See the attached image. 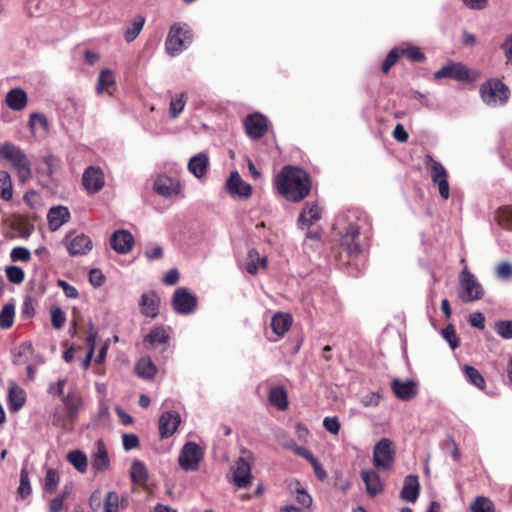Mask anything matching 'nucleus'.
Instances as JSON below:
<instances>
[{
	"label": "nucleus",
	"mask_w": 512,
	"mask_h": 512,
	"mask_svg": "<svg viewBox=\"0 0 512 512\" xmlns=\"http://www.w3.org/2000/svg\"><path fill=\"white\" fill-rule=\"evenodd\" d=\"M278 192L289 201L299 202L310 192L309 175L302 169L285 166L275 179Z\"/></svg>",
	"instance_id": "f257e3e1"
},
{
	"label": "nucleus",
	"mask_w": 512,
	"mask_h": 512,
	"mask_svg": "<svg viewBox=\"0 0 512 512\" xmlns=\"http://www.w3.org/2000/svg\"><path fill=\"white\" fill-rule=\"evenodd\" d=\"M63 408H56L52 415V424L59 428L70 430L78 417L82 406L79 394L70 392L62 397Z\"/></svg>",
	"instance_id": "f03ea898"
},
{
	"label": "nucleus",
	"mask_w": 512,
	"mask_h": 512,
	"mask_svg": "<svg viewBox=\"0 0 512 512\" xmlns=\"http://www.w3.org/2000/svg\"><path fill=\"white\" fill-rule=\"evenodd\" d=\"M482 101L489 107L504 106L510 98L509 87L499 78H491L480 85Z\"/></svg>",
	"instance_id": "7ed1b4c3"
},
{
	"label": "nucleus",
	"mask_w": 512,
	"mask_h": 512,
	"mask_svg": "<svg viewBox=\"0 0 512 512\" xmlns=\"http://www.w3.org/2000/svg\"><path fill=\"white\" fill-rule=\"evenodd\" d=\"M193 35L185 23H174L168 32L165 49L168 55L177 56L186 50L192 43Z\"/></svg>",
	"instance_id": "20e7f679"
},
{
	"label": "nucleus",
	"mask_w": 512,
	"mask_h": 512,
	"mask_svg": "<svg viewBox=\"0 0 512 512\" xmlns=\"http://www.w3.org/2000/svg\"><path fill=\"white\" fill-rule=\"evenodd\" d=\"M425 164L429 169L432 183L438 187L439 195L444 200L448 199L450 196V187L446 168L442 163L434 159L432 155L426 156Z\"/></svg>",
	"instance_id": "39448f33"
},
{
	"label": "nucleus",
	"mask_w": 512,
	"mask_h": 512,
	"mask_svg": "<svg viewBox=\"0 0 512 512\" xmlns=\"http://www.w3.org/2000/svg\"><path fill=\"white\" fill-rule=\"evenodd\" d=\"M171 306L179 315H191L197 309L198 298L187 287H179L173 293Z\"/></svg>",
	"instance_id": "423d86ee"
},
{
	"label": "nucleus",
	"mask_w": 512,
	"mask_h": 512,
	"mask_svg": "<svg viewBox=\"0 0 512 512\" xmlns=\"http://www.w3.org/2000/svg\"><path fill=\"white\" fill-rule=\"evenodd\" d=\"M395 462V450L393 443L388 438L380 439L373 449V464L376 468L387 471Z\"/></svg>",
	"instance_id": "0eeeda50"
},
{
	"label": "nucleus",
	"mask_w": 512,
	"mask_h": 512,
	"mask_svg": "<svg viewBox=\"0 0 512 512\" xmlns=\"http://www.w3.org/2000/svg\"><path fill=\"white\" fill-rule=\"evenodd\" d=\"M367 235L362 236L361 227L357 223H350L340 237L341 246L349 253L350 256H358L363 250V239H367Z\"/></svg>",
	"instance_id": "6e6552de"
},
{
	"label": "nucleus",
	"mask_w": 512,
	"mask_h": 512,
	"mask_svg": "<svg viewBox=\"0 0 512 512\" xmlns=\"http://www.w3.org/2000/svg\"><path fill=\"white\" fill-rule=\"evenodd\" d=\"M204 458V452L201 447L195 442H187L182 447L178 462L179 466L187 472L197 471L200 462Z\"/></svg>",
	"instance_id": "1a4fd4ad"
},
{
	"label": "nucleus",
	"mask_w": 512,
	"mask_h": 512,
	"mask_svg": "<svg viewBox=\"0 0 512 512\" xmlns=\"http://www.w3.org/2000/svg\"><path fill=\"white\" fill-rule=\"evenodd\" d=\"M0 158L9 160L17 169L19 177L25 180L30 175L29 162L25 154L15 145L5 143L0 147Z\"/></svg>",
	"instance_id": "9d476101"
},
{
	"label": "nucleus",
	"mask_w": 512,
	"mask_h": 512,
	"mask_svg": "<svg viewBox=\"0 0 512 512\" xmlns=\"http://www.w3.org/2000/svg\"><path fill=\"white\" fill-rule=\"evenodd\" d=\"M484 295L482 285L477 281L475 276L465 268L462 272L460 280L459 297L465 303L481 299Z\"/></svg>",
	"instance_id": "9b49d317"
},
{
	"label": "nucleus",
	"mask_w": 512,
	"mask_h": 512,
	"mask_svg": "<svg viewBox=\"0 0 512 512\" xmlns=\"http://www.w3.org/2000/svg\"><path fill=\"white\" fill-rule=\"evenodd\" d=\"M233 483L238 488H247L252 482L251 463L239 457L232 467Z\"/></svg>",
	"instance_id": "f8f14e48"
},
{
	"label": "nucleus",
	"mask_w": 512,
	"mask_h": 512,
	"mask_svg": "<svg viewBox=\"0 0 512 512\" xmlns=\"http://www.w3.org/2000/svg\"><path fill=\"white\" fill-rule=\"evenodd\" d=\"M267 123L268 120L264 115L260 113L250 114L244 120L245 131L250 138L260 139L267 132Z\"/></svg>",
	"instance_id": "ddd939ff"
},
{
	"label": "nucleus",
	"mask_w": 512,
	"mask_h": 512,
	"mask_svg": "<svg viewBox=\"0 0 512 512\" xmlns=\"http://www.w3.org/2000/svg\"><path fill=\"white\" fill-rule=\"evenodd\" d=\"M170 342L168 328L165 326H157L150 330L144 337L143 344L147 349H156L162 346V350H166Z\"/></svg>",
	"instance_id": "4468645a"
},
{
	"label": "nucleus",
	"mask_w": 512,
	"mask_h": 512,
	"mask_svg": "<svg viewBox=\"0 0 512 512\" xmlns=\"http://www.w3.org/2000/svg\"><path fill=\"white\" fill-rule=\"evenodd\" d=\"M104 174L99 167L89 166L82 175V184L89 193H97L104 186Z\"/></svg>",
	"instance_id": "2eb2a0df"
},
{
	"label": "nucleus",
	"mask_w": 512,
	"mask_h": 512,
	"mask_svg": "<svg viewBox=\"0 0 512 512\" xmlns=\"http://www.w3.org/2000/svg\"><path fill=\"white\" fill-rule=\"evenodd\" d=\"M65 246L71 256L86 255L92 250V240L85 234H77L71 239L65 238Z\"/></svg>",
	"instance_id": "dca6fc26"
},
{
	"label": "nucleus",
	"mask_w": 512,
	"mask_h": 512,
	"mask_svg": "<svg viewBox=\"0 0 512 512\" xmlns=\"http://www.w3.org/2000/svg\"><path fill=\"white\" fill-rule=\"evenodd\" d=\"M153 190L160 196L171 198L179 193L180 184L172 177L159 175L153 183Z\"/></svg>",
	"instance_id": "f3484780"
},
{
	"label": "nucleus",
	"mask_w": 512,
	"mask_h": 512,
	"mask_svg": "<svg viewBox=\"0 0 512 512\" xmlns=\"http://www.w3.org/2000/svg\"><path fill=\"white\" fill-rule=\"evenodd\" d=\"M435 79L450 78L457 81H466L469 79V70L462 63H452L444 65L434 73Z\"/></svg>",
	"instance_id": "a211bd4d"
},
{
	"label": "nucleus",
	"mask_w": 512,
	"mask_h": 512,
	"mask_svg": "<svg viewBox=\"0 0 512 512\" xmlns=\"http://www.w3.org/2000/svg\"><path fill=\"white\" fill-rule=\"evenodd\" d=\"M110 245L117 253L126 254L133 248L134 237L128 230H116L110 237Z\"/></svg>",
	"instance_id": "6ab92c4d"
},
{
	"label": "nucleus",
	"mask_w": 512,
	"mask_h": 512,
	"mask_svg": "<svg viewBox=\"0 0 512 512\" xmlns=\"http://www.w3.org/2000/svg\"><path fill=\"white\" fill-rule=\"evenodd\" d=\"M181 422L180 414L176 411H166L159 418V433L161 438L172 436Z\"/></svg>",
	"instance_id": "aec40b11"
},
{
	"label": "nucleus",
	"mask_w": 512,
	"mask_h": 512,
	"mask_svg": "<svg viewBox=\"0 0 512 512\" xmlns=\"http://www.w3.org/2000/svg\"><path fill=\"white\" fill-rule=\"evenodd\" d=\"M139 306L140 311L144 316L149 318H156L159 314L160 298L158 294L153 290L144 292L141 295Z\"/></svg>",
	"instance_id": "412c9836"
},
{
	"label": "nucleus",
	"mask_w": 512,
	"mask_h": 512,
	"mask_svg": "<svg viewBox=\"0 0 512 512\" xmlns=\"http://www.w3.org/2000/svg\"><path fill=\"white\" fill-rule=\"evenodd\" d=\"M391 389L395 396L402 401H409L418 394V388L413 380L402 381L395 378L391 381Z\"/></svg>",
	"instance_id": "4be33fe9"
},
{
	"label": "nucleus",
	"mask_w": 512,
	"mask_h": 512,
	"mask_svg": "<svg viewBox=\"0 0 512 512\" xmlns=\"http://www.w3.org/2000/svg\"><path fill=\"white\" fill-rule=\"evenodd\" d=\"M226 186L230 194L240 198H248L252 193L251 185L243 181L236 170L230 173Z\"/></svg>",
	"instance_id": "5701e85b"
},
{
	"label": "nucleus",
	"mask_w": 512,
	"mask_h": 512,
	"mask_svg": "<svg viewBox=\"0 0 512 512\" xmlns=\"http://www.w3.org/2000/svg\"><path fill=\"white\" fill-rule=\"evenodd\" d=\"M321 218V209L317 203L307 202L299 214L297 225L300 229L308 228Z\"/></svg>",
	"instance_id": "b1692460"
},
{
	"label": "nucleus",
	"mask_w": 512,
	"mask_h": 512,
	"mask_svg": "<svg viewBox=\"0 0 512 512\" xmlns=\"http://www.w3.org/2000/svg\"><path fill=\"white\" fill-rule=\"evenodd\" d=\"M361 478L365 483L366 492L368 495L374 497L383 491V482L376 471L372 469L362 470Z\"/></svg>",
	"instance_id": "393cba45"
},
{
	"label": "nucleus",
	"mask_w": 512,
	"mask_h": 512,
	"mask_svg": "<svg viewBox=\"0 0 512 512\" xmlns=\"http://www.w3.org/2000/svg\"><path fill=\"white\" fill-rule=\"evenodd\" d=\"M70 219V212L67 207L58 205L51 207L47 213V220L52 231L58 230Z\"/></svg>",
	"instance_id": "a878e982"
},
{
	"label": "nucleus",
	"mask_w": 512,
	"mask_h": 512,
	"mask_svg": "<svg viewBox=\"0 0 512 512\" xmlns=\"http://www.w3.org/2000/svg\"><path fill=\"white\" fill-rule=\"evenodd\" d=\"M419 490L420 484L418 476L414 474L407 475L404 479L400 497L407 502L414 503L418 499Z\"/></svg>",
	"instance_id": "bb28decb"
},
{
	"label": "nucleus",
	"mask_w": 512,
	"mask_h": 512,
	"mask_svg": "<svg viewBox=\"0 0 512 512\" xmlns=\"http://www.w3.org/2000/svg\"><path fill=\"white\" fill-rule=\"evenodd\" d=\"M91 465L96 472H103L107 470L110 465L107 449L101 439L96 442V450L92 455Z\"/></svg>",
	"instance_id": "cd10ccee"
},
{
	"label": "nucleus",
	"mask_w": 512,
	"mask_h": 512,
	"mask_svg": "<svg viewBox=\"0 0 512 512\" xmlns=\"http://www.w3.org/2000/svg\"><path fill=\"white\" fill-rule=\"evenodd\" d=\"M29 459L26 458L23 463V467L20 472L19 486L16 490V502L24 501L32 492L30 484V474L28 470Z\"/></svg>",
	"instance_id": "c85d7f7f"
},
{
	"label": "nucleus",
	"mask_w": 512,
	"mask_h": 512,
	"mask_svg": "<svg viewBox=\"0 0 512 512\" xmlns=\"http://www.w3.org/2000/svg\"><path fill=\"white\" fill-rule=\"evenodd\" d=\"M7 402L11 412L19 411L26 402V392L17 384L11 383L8 390Z\"/></svg>",
	"instance_id": "c756f323"
},
{
	"label": "nucleus",
	"mask_w": 512,
	"mask_h": 512,
	"mask_svg": "<svg viewBox=\"0 0 512 512\" xmlns=\"http://www.w3.org/2000/svg\"><path fill=\"white\" fill-rule=\"evenodd\" d=\"M209 167V157L206 153L201 152L192 156L188 162V170L196 178H202Z\"/></svg>",
	"instance_id": "7c9ffc66"
},
{
	"label": "nucleus",
	"mask_w": 512,
	"mask_h": 512,
	"mask_svg": "<svg viewBox=\"0 0 512 512\" xmlns=\"http://www.w3.org/2000/svg\"><path fill=\"white\" fill-rule=\"evenodd\" d=\"M137 375L145 380H151L157 373V367L149 357L139 359L135 365Z\"/></svg>",
	"instance_id": "2f4dec72"
},
{
	"label": "nucleus",
	"mask_w": 512,
	"mask_h": 512,
	"mask_svg": "<svg viewBox=\"0 0 512 512\" xmlns=\"http://www.w3.org/2000/svg\"><path fill=\"white\" fill-rule=\"evenodd\" d=\"M268 399L270 404L279 410H285L288 407L287 391L283 386L272 387Z\"/></svg>",
	"instance_id": "473e14b6"
},
{
	"label": "nucleus",
	"mask_w": 512,
	"mask_h": 512,
	"mask_svg": "<svg viewBox=\"0 0 512 512\" xmlns=\"http://www.w3.org/2000/svg\"><path fill=\"white\" fill-rule=\"evenodd\" d=\"M291 324V316L285 313H276L271 320V328L278 336L284 335L291 327Z\"/></svg>",
	"instance_id": "72a5a7b5"
},
{
	"label": "nucleus",
	"mask_w": 512,
	"mask_h": 512,
	"mask_svg": "<svg viewBox=\"0 0 512 512\" xmlns=\"http://www.w3.org/2000/svg\"><path fill=\"white\" fill-rule=\"evenodd\" d=\"M26 102L27 95L20 88L12 89L6 95L7 105L15 111H20L21 109H23L26 105Z\"/></svg>",
	"instance_id": "f704fd0d"
},
{
	"label": "nucleus",
	"mask_w": 512,
	"mask_h": 512,
	"mask_svg": "<svg viewBox=\"0 0 512 512\" xmlns=\"http://www.w3.org/2000/svg\"><path fill=\"white\" fill-rule=\"evenodd\" d=\"M128 505L127 497L120 499L119 495L114 491H109L104 499V512H118L120 507Z\"/></svg>",
	"instance_id": "c9c22d12"
},
{
	"label": "nucleus",
	"mask_w": 512,
	"mask_h": 512,
	"mask_svg": "<svg viewBox=\"0 0 512 512\" xmlns=\"http://www.w3.org/2000/svg\"><path fill=\"white\" fill-rule=\"evenodd\" d=\"M50 126V121L46 115L34 112V137L38 133L39 138H46L50 133Z\"/></svg>",
	"instance_id": "e433bc0d"
},
{
	"label": "nucleus",
	"mask_w": 512,
	"mask_h": 512,
	"mask_svg": "<svg viewBox=\"0 0 512 512\" xmlns=\"http://www.w3.org/2000/svg\"><path fill=\"white\" fill-rule=\"evenodd\" d=\"M266 262V257L260 258L259 253L256 249H250L248 251V262L246 264V271L251 275H255L258 273L260 267L266 266Z\"/></svg>",
	"instance_id": "4c0bfd02"
},
{
	"label": "nucleus",
	"mask_w": 512,
	"mask_h": 512,
	"mask_svg": "<svg viewBox=\"0 0 512 512\" xmlns=\"http://www.w3.org/2000/svg\"><path fill=\"white\" fill-rule=\"evenodd\" d=\"M67 459L78 472L84 473L87 470V465H88L87 456L81 450L70 451L67 454Z\"/></svg>",
	"instance_id": "58836bf2"
},
{
	"label": "nucleus",
	"mask_w": 512,
	"mask_h": 512,
	"mask_svg": "<svg viewBox=\"0 0 512 512\" xmlns=\"http://www.w3.org/2000/svg\"><path fill=\"white\" fill-rule=\"evenodd\" d=\"M130 477L132 482L144 483L148 480V471L145 464L140 460H134L131 469Z\"/></svg>",
	"instance_id": "ea45409f"
},
{
	"label": "nucleus",
	"mask_w": 512,
	"mask_h": 512,
	"mask_svg": "<svg viewBox=\"0 0 512 512\" xmlns=\"http://www.w3.org/2000/svg\"><path fill=\"white\" fill-rule=\"evenodd\" d=\"M0 196L3 200L9 201L13 196L11 177L7 171H0Z\"/></svg>",
	"instance_id": "a19ab883"
},
{
	"label": "nucleus",
	"mask_w": 512,
	"mask_h": 512,
	"mask_svg": "<svg viewBox=\"0 0 512 512\" xmlns=\"http://www.w3.org/2000/svg\"><path fill=\"white\" fill-rule=\"evenodd\" d=\"M145 23L143 16H137L134 18L130 27H128L124 33L125 40L130 43L132 42L141 32Z\"/></svg>",
	"instance_id": "79ce46f5"
},
{
	"label": "nucleus",
	"mask_w": 512,
	"mask_h": 512,
	"mask_svg": "<svg viewBox=\"0 0 512 512\" xmlns=\"http://www.w3.org/2000/svg\"><path fill=\"white\" fill-rule=\"evenodd\" d=\"M464 374L468 381L479 389L485 386V379L481 373L473 366L465 365L463 368Z\"/></svg>",
	"instance_id": "37998d69"
},
{
	"label": "nucleus",
	"mask_w": 512,
	"mask_h": 512,
	"mask_svg": "<svg viewBox=\"0 0 512 512\" xmlns=\"http://www.w3.org/2000/svg\"><path fill=\"white\" fill-rule=\"evenodd\" d=\"M187 101V94L181 92L175 98H172L169 105V114L171 118H177L183 111Z\"/></svg>",
	"instance_id": "c03bdc74"
},
{
	"label": "nucleus",
	"mask_w": 512,
	"mask_h": 512,
	"mask_svg": "<svg viewBox=\"0 0 512 512\" xmlns=\"http://www.w3.org/2000/svg\"><path fill=\"white\" fill-rule=\"evenodd\" d=\"M499 154L503 163L512 169V136H507L503 139L499 147Z\"/></svg>",
	"instance_id": "a18cd8bd"
},
{
	"label": "nucleus",
	"mask_w": 512,
	"mask_h": 512,
	"mask_svg": "<svg viewBox=\"0 0 512 512\" xmlns=\"http://www.w3.org/2000/svg\"><path fill=\"white\" fill-rule=\"evenodd\" d=\"M72 490V484H66L62 492L54 497L49 503L50 512H60L63 509V502Z\"/></svg>",
	"instance_id": "49530a36"
},
{
	"label": "nucleus",
	"mask_w": 512,
	"mask_h": 512,
	"mask_svg": "<svg viewBox=\"0 0 512 512\" xmlns=\"http://www.w3.org/2000/svg\"><path fill=\"white\" fill-rule=\"evenodd\" d=\"M15 315V306L11 303L6 304L0 312V327L3 329L10 328L13 324Z\"/></svg>",
	"instance_id": "de8ad7c7"
},
{
	"label": "nucleus",
	"mask_w": 512,
	"mask_h": 512,
	"mask_svg": "<svg viewBox=\"0 0 512 512\" xmlns=\"http://www.w3.org/2000/svg\"><path fill=\"white\" fill-rule=\"evenodd\" d=\"M59 483V474L54 469H49L46 473L43 485L44 493H53Z\"/></svg>",
	"instance_id": "09e8293b"
},
{
	"label": "nucleus",
	"mask_w": 512,
	"mask_h": 512,
	"mask_svg": "<svg viewBox=\"0 0 512 512\" xmlns=\"http://www.w3.org/2000/svg\"><path fill=\"white\" fill-rule=\"evenodd\" d=\"M115 82L114 74L109 69H104L100 72L98 77V83L96 86L97 92L102 93L105 88L113 85Z\"/></svg>",
	"instance_id": "8fccbe9b"
},
{
	"label": "nucleus",
	"mask_w": 512,
	"mask_h": 512,
	"mask_svg": "<svg viewBox=\"0 0 512 512\" xmlns=\"http://www.w3.org/2000/svg\"><path fill=\"white\" fill-rule=\"evenodd\" d=\"M441 335L448 342V344L452 350L459 347L460 342L456 335L455 327L452 324L446 325L441 330Z\"/></svg>",
	"instance_id": "3c124183"
},
{
	"label": "nucleus",
	"mask_w": 512,
	"mask_h": 512,
	"mask_svg": "<svg viewBox=\"0 0 512 512\" xmlns=\"http://www.w3.org/2000/svg\"><path fill=\"white\" fill-rule=\"evenodd\" d=\"M472 512H493L494 505L491 500L484 496H478L471 505Z\"/></svg>",
	"instance_id": "603ef678"
},
{
	"label": "nucleus",
	"mask_w": 512,
	"mask_h": 512,
	"mask_svg": "<svg viewBox=\"0 0 512 512\" xmlns=\"http://www.w3.org/2000/svg\"><path fill=\"white\" fill-rule=\"evenodd\" d=\"M32 346L30 343L21 345L13 355V363L15 365H23L26 363L29 354L32 353Z\"/></svg>",
	"instance_id": "864d4df0"
},
{
	"label": "nucleus",
	"mask_w": 512,
	"mask_h": 512,
	"mask_svg": "<svg viewBox=\"0 0 512 512\" xmlns=\"http://www.w3.org/2000/svg\"><path fill=\"white\" fill-rule=\"evenodd\" d=\"M496 333L504 339H512V320H500L495 323Z\"/></svg>",
	"instance_id": "5fc2aeb1"
},
{
	"label": "nucleus",
	"mask_w": 512,
	"mask_h": 512,
	"mask_svg": "<svg viewBox=\"0 0 512 512\" xmlns=\"http://www.w3.org/2000/svg\"><path fill=\"white\" fill-rule=\"evenodd\" d=\"M5 271L6 276L11 283L20 284L23 282L25 274L22 268L15 265H10L6 267Z\"/></svg>",
	"instance_id": "6e6d98bb"
},
{
	"label": "nucleus",
	"mask_w": 512,
	"mask_h": 512,
	"mask_svg": "<svg viewBox=\"0 0 512 512\" xmlns=\"http://www.w3.org/2000/svg\"><path fill=\"white\" fill-rule=\"evenodd\" d=\"M400 54L412 60L413 62H421L425 59L424 53L416 46H408L399 49Z\"/></svg>",
	"instance_id": "4d7b16f0"
},
{
	"label": "nucleus",
	"mask_w": 512,
	"mask_h": 512,
	"mask_svg": "<svg viewBox=\"0 0 512 512\" xmlns=\"http://www.w3.org/2000/svg\"><path fill=\"white\" fill-rule=\"evenodd\" d=\"M296 501L301 505V508L308 510L310 505L312 504V497L307 493V491L300 487V483L296 482Z\"/></svg>",
	"instance_id": "13d9d810"
},
{
	"label": "nucleus",
	"mask_w": 512,
	"mask_h": 512,
	"mask_svg": "<svg viewBox=\"0 0 512 512\" xmlns=\"http://www.w3.org/2000/svg\"><path fill=\"white\" fill-rule=\"evenodd\" d=\"M43 163L46 166L45 172L50 176L60 168L61 161L58 157L49 153L43 157Z\"/></svg>",
	"instance_id": "bf43d9fd"
},
{
	"label": "nucleus",
	"mask_w": 512,
	"mask_h": 512,
	"mask_svg": "<svg viewBox=\"0 0 512 512\" xmlns=\"http://www.w3.org/2000/svg\"><path fill=\"white\" fill-rule=\"evenodd\" d=\"M66 321V315L60 307L51 309V322L55 329H60Z\"/></svg>",
	"instance_id": "052dcab7"
},
{
	"label": "nucleus",
	"mask_w": 512,
	"mask_h": 512,
	"mask_svg": "<svg viewBox=\"0 0 512 512\" xmlns=\"http://www.w3.org/2000/svg\"><path fill=\"white\" fill-rule=\"evenodd\" d=\"M496 276L498 279L508 281L512 279V264L503 262L496 267Z\"/></svg>",
	"instance_id": "680f3d73"
},
{
	"label": "nucleus",
	"mask_w": 512,
	"mask_h": 512,
	"mask_svg": "<svg viewBox=\"0 0 512 512\" xmlns=\"http://www.w3.org/2000/svg\"><path fill=\"white\" fill-rule=\"evenodd\" d=\"M400 51L398 48H393L386 56V58L384 59L383 61V64H382V71L384 73H387L390 68L397 62L399 56H400Z\"/></svg>",
	"instance_id": "e2e57ef3"
},
{
	"label": "nucleus",
	"mask_w": 512,
	"mask_h": 512,
	"mask_svg": "<svg viewBox=\"0 0 512 512\" xmlns=\"http://www.w3.org/2000/svg\"><path fill=\"white\" fill-rule=\"evenodd\" d=\"M498 218L500 223L508 228H512V206L501 207L498 210Z\"/></svg>",
	"instance_id": "0e129e2a"
},
{
	"label": "nucleus",
	"mask_w": 512,
	"mask_h": 512,
	"mask_svg": "<svg viewBox=\"0 0 512 512\" xmlns=\"http://www.w3.org/2000/svg\"><path fill=\"white\" fill-rule=\"evenodd\" d=\"M30 256V251L25 247H15L10 253L12 261H28Z\"/></svg>",
	"instance_id": "69168bd1"
},
{
	"label": "nucleus",
	"mask_w": 512,
	"mask_h": 512,
	"mask_svg": "<svg viewBox=\"0 0 512 512\" xmlns=\"http://www.w3.org/2000/svg\"><path fill=\"white\" fill-rule=\"evenodd\" d=\"M57 285L62 288L65 296L70 299H76L79 296L78 290L67 281L59 279Z\"/></svg>",
	"instance_id": "338daca9"
},
{
	"label": "nucleus",
	"mask_w": 512,
	"mask_h": 512,
	"mask_svg": "<svg viewBox=\"0 0 512 512\" xmlns=\"http://www.w3.org/2000/svg\"><path fill=\"white\" fill-rule=\"evenodd\" d=\"M381 397L382 395L378 391L370 392L362 397L361 403L365 407L377 406Z\"/></svg>",
	"instance_id": "774afa93"
}]
</instances>
